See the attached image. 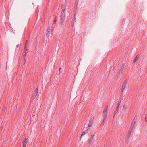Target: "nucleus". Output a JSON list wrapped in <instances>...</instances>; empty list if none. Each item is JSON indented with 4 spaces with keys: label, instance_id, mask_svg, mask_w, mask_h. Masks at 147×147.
Segmentation results:
<instances>
[{
    "label": "nucleus",
    "instance_id": "1",
    "mask_svg": "<svg viewBox=\"0 0 147 147\" xmlns=\"http://www.w3.org/2000/svg\"><path fill=\"white\" fill-rule=\"evenodd\" d=\"M62 11L61 12L60 20H62L64 21L65 20V5L63 4L62 7Z\"/></svg>",
    "mask_w": 147,
    "mask_h": 147
},
{
    "label": "nucleus",
    "instance_id": "2",
    "mask_svg": "<svg viewBox=\"0 0 147 147\" xmlns=\"http://www.w3.org/2000/svg\"><path fill=\"white\" fill-rule=\"evenodd\" d=\"M127 80H125L122 86V90H121V91L122 92H123L125 88L126 85L127 83Z\"/></svg>",
    "mask_w": 147,
    "mask_h": 147
},
{
    "label": "nucleus",
    "instance_id": "3",
    "mask_svg": "<svg viewBox=\"0 0 147 147\" xmlns=\"http://www.w3.org/2000/svg\"><path fill=\"white\" fill-rule=\"evenodd\" d=\"M94 120V118L93 117H92L90 119L89 122L88 124V126L90 127H91L92 125L93 122Z\"/></svg>",
    "mask_w": 147,
    "mask_h": 147
},
{
    "label": "nucleus",
    "instance_id": "4",
    "mask_svg": "<svg viewBox=\"0 0 147 147\" xmlns=\"http://www.w3.org/2000/svg\"><path fill=\"white\" fill-rule=\"evenodd\" d=\"M134 118H135V117ZM134 119L135 118L133 119V121L131 123V125L129 128L130 129H133V127L135 124L136 121Z\"/></svg>",
    "mask_w": 147,
    "mask_h": 147
},
{
    "label": "nucleus",
    "instance_id": "5",
    "mask_svg": "<svg viewBox=\"0 0 147 147\" xmlns=\"http://www.w3.org/2000/svg\"><path fill=\"white\" fill-rule=\"evenodd\" d=\"M51 29L50 27H48L47 28V30L46 33V35L47 36H49L50 35Z\"/></svg>",
    "mask_w": 147,
    "mask_h": 147
},
{
    "label": "nucleus",
    "instance_id": "6",
    "mask_svg": "<svg viewBox=\"0 0 147 147\" xmlns=\"http://www.w3.org/2000/svg\"><path fill=\"white\" fill-rule=\"evenodd\" d=\"M127 107V104H125L124 105L122 109V110L123 111H124L126 110V109Z\"/></svg>",
    "mask_w": 147,
    "mask_h": 147
},
{
    "label": "nucleus",
    "instance_id": "7",
    "mask_svg": "<svg viewBox=\"0 0 147 147\" xmlns=\"http://www.w3.org/2000/svg\"><path fill=\"white\" fill-rule=\"evenodd\" d=\"M27 143V141H26V139L25 138L24 141V142L23 143V146L22 147H26V145Z\"/></svg>",
    "mask_w": 147,
    "mask_h": 147
},
{
    "label": "nucleus",
    "instance_id": "8",
    "mask_svg": "<svg viewBox=\"0 0 147 147\" xmlns=\"http://www.w3.org/2000/svg\"><path fill=\"white\" fill-rule=\"evenodd\" d=\"M132 129H129V131L127 135V137L128 138H129L130 137L132 131Z\"/></svg>",
    "mask_w": 147,
    "mask_h": 147
},
{
    "label": "nucleus",
    "instance_id": "9",
    "mask_svg": "<svg viewBox=\"0 0 147 147\" xmlns=\"http://www.w3.org/2000/svg\"><path fill=\"white\" fill-rule=\"evenodd\" d=\"M108 105H107L105 107L104 110L103 111V113H107V111L108 109Z\"/></svg>",
    "mask_w": 147,
    "mask_h": 147
},
{
    "label": "nucleus",
    "instance_id": "10",
    "mask_svg": "<svg viewBox=\"0 0 147 147\" xmlns=\"http://www.w3.org/2000/svg\"><path fill=\"white\" fill-rule=\"evenodd\" d=\"M122 72H121L120 71L118 72L117 73V76L118 78H119L121 76V75Z\"/></svg>",
    "mask_w": 147,
    "mask_h": 147
},
{
    "label": "nucleus",
    "instance_id": "11",
    "mask_svg": "<svg viewBox=\"0 0 147 147\" xmlns=\"http://www.w3.org/2000/svg\"><path fill=\"white\" fill-rule=\"evenodd\" d=\"M118 109H117L116 108V109L115 110L114 112L113 118H114V117H115V114L118 112Z\"/></svg>",
    "mask_w": 147,
    "mask_h": 147
},
{
    "label": "nucleus",
    "instance_id": "12",
    "mask_svg": "<svg viewBox=\"0 0 147 147\" xmlns=\"http://www.w3.org/2000/svg\"><path fill=\"white\" fill-rule=\"evenodd\" d=\"M139 58V56H138V55L136 56V57H135L134 59V60L133 62L135 63L136 61Z\"/></svg>",
    "mask_w": 147,
    "mask_h": 147
},
{
    "label": "nucleus",
    "instance_id": "13",
    "mask_svg": "<svg viewBox=\"0 0 147 147\" xmlns=\"http://www.w3.org/2000/svg\"><path fill=\"white\" fill-rule=\"evenodd\" d=\"M93 140V138L91 137L89 140L88 143H91Z\"/></svg>",
    "mask_w": 147,
    "mask_h": 147
},
{
    "label": "nucleus",
    "instance_id": "14",
    "mask_svg": "<svg viewBox=\"0 0 147 147\" xmlns=\"http://www.w3.org/2000/svg\"><path fill=\"white\" fill-rule=\"evenodd\" d=\"M121 100L120 101H119V102L118 103L117 106L116 107V108L117 109H119V105L120 104Z\"/></svg>",
    "mask_w": 147,
    "mask_h": 147
},
{
    "label": "nucleus",
    "instance_id": "15",
    "mask_svg": "<svg viewBox=\"0 0 147 147\" xmlns=\"http://www.w3.org/2000/svg\"><path fill=\"white\" fill-rule=\"evenodd\" d=\"M37 92H34V94H33V98H34L36 97V95H37Z\"/></svg>",
    "mask_w": 147,
    "mask_h": 147
},
{
    "label": "nucleus",
    "instance_id": "16",
    "mask_svg": "<svg viewBox=\"0 0 147 147\" xmlns=\"http://www.w3.org/2000/svg\"><path fill=\"white\" fill-rule=\"evenodd\" d=\"M103 114H104V119H105L106 118H107V113H103Z\"/></svg>",
    "mask_w": 147,
    "mask_h": 147
},
{
    "label": "nucleus",
    "instance_id": "17",
    "mask_svg": "<svg viewBox=\"0 0 147 147\" xmlns=\"http://www.w3.org/2000/svg\"><path fill=\"white\" fill-rule=\"evenodd\" d=\"M60 21H61V22L60 23V24H61L62 26L63 25L64 21H63L62 20H60Z\"/></svg>",
    "mask_w": 147,
    "mask_h": 147
},
{
    "label": "nucleus",
    "instance_id": "18",
    "mask_svg": "<svg viewBox=\"0 0 147 147\" xmlns=\"http://www.w3.org/2000/svg\"><path fill=\"white\" fill-rule=\"evenodd\" d=\"M56 21H57V19H56V16L55 17V18L54 19V22H53V24H55L56 23Z\"/></svg>",
    "mask_w": 147,
    "mask_h": 147
},
{
    "label": "nucleus",
    "instance_id": "19",
    "mask_svg": "<svg viewBox=\"0 0 147 147\" xmlns=\"http://www.w3.org/2000/svg\"><path fill=\"white\" fill-rule=\"evenodd\" d=\"M25 51H26L27 52V51H28L27 46H25Z\"/></svg>",
    "mask_w": 147,
    "mask_h": 147
},
{
    "label": "nucleus",
    "instance_id": "20",
    "mask_svg": "<svg viewBox=\"0 0 147 147\" xmlns=\"http://www.w3.org/2000/svg\"><path fill=\"white\" fill-rule=\"evenodd\" d=\"M125 66V64H122V65H121V68H122L124 69V67Z\"/></svg>",
    "mask_w": 147,
    "mask_h": 147
},
{
    "label": "nucleus",
    "instance_id": "21",
    "mask_svg": "<svg viewBox=\"0 0 147 147\" xmlns=\"http://www.w3.org/2000/svg\"><path fill=\"white\" fill-rule=\"evenodd\" d=\"M85 134V132L84 131H83L81 134V137L82 136H83L84 134Z\"/></svg>",
    "mask_w": 147,
    "mask_h": 147
},
{
    "label": "nucleus",
    "instance_id": "22",
    "mask_svg": "<svg viewBox=\"0 0 147 147\" xmlns=\"http://www.w3.org/2000/svg\"><path fill=\"white\" fill-rule=\"evenodd\" d=\"M123 70V69L122 68H121V69L119 70L120 71L122 72V71Z\"/></svg>",
    "mask_w": 147,
    "mask_h": 147
},
{
    "label": "nucleus",
    "instance_id": "23",
    "mask_svg": "<svg viewBox=\"0 0 147 147\" xmlns=\"http://www.w3.org/2000/svg\"><path fill=\"white\" fill-rule=\"evenodd\" d=\"M38 88H37L36 90H35V91L34 92H38Z\"/></svg>",
    "mask_w": 147,
    "mask_h": 147
},
{
    "label": "nucleus",
    "instance_id": "24",
    "mask_svg": "<svg viewBox=\"0 0 147 147\" xmlns=\"http://www.w3.org/2000/svg\"><path fill=\"white\" fill-rule=\"evenodd\" d=\"M25 54H24V55H23V56L24 57H25V56H26V54L27 53V52H26V51H25Z\"/></svg>",
    "mask_w": 147,
    "mask_h": 147
},
{
    "label": "nucleus",
    "instance_id": "25",
    "mask_svg": "<svg viewBox=\"0 0 147 147\" xmlns=\"http://www.w3.org/2000/svg\"><path fill=\"white\" fill-rule=\"evenodd\" d=\"M94 135V134L93 133H92L91 134V137H93V136Z\"/></svg>",
    "mask_w": 147,
    "mask_h": 147
},
{
    "label": "nucleus",
    "instance_id": "26",
    "mask_svg": "<svg viewBox=\"0 0 147 147\" xmlns=\"http://www.w3.org/2000/svg\"><path fill=\"white\" fill-rule=\"evenodd\" d=\"M19 46H20L19 44H18L17 45H16V47L17 48H18L19 47Z\"/></svg>",
    "mask_w": 147,
    "mask_h": 147
},
{
    "label": "nucleus",
    "instance_id": "27",
    "mask_svg": "<svg viewBox=\"0 0 147 147\" xmlns=\"http://www.w3.org/2000/svg\"><path fill=\"white\" fill-rule=\"evenodd\" d=\"M27 42H28V41H27V40L26 41V43H25V46H27Z\"/></svg>",
    "mask_w": 147,
    "mask_h": 147
},
{
    "label": "nucleus",
    "instance_id": "28",
    "mask_svg": "<svg viewBox=\"0 0 147 147\" xmlns=\"http://www.w3.org/2000/svg\"><path fill=\"white\" fill-rule=\"evenodd\" d=\"M61 69V68H59V72L60 71Z\"/></svg>",
    "mask_w": 147,
    "mask_h": 147
},
{
    "label": "nucleus",
    "instance_id": "29",
    "mask_svg": "<svg viewBox=\"0 0 147 147\" xmlns=\"http://www.w3.org/2000/svg\"><path fill=\"white\" fill-rule=\"evenodd\" d=\"M90 129V128H89L87 130V131H89V129Z\"/></svg>",
    "mask_w": 147,
    "mask_h": 147
}]
</instances>
